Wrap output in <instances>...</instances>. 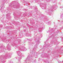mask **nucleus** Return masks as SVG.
I'll use <instances>...</instances> for the list:
<instances>
[{"label":"nucleus","mask_w":63,"mask_h":63,"mask_svg":"<svg viewBox=\"0 0 63 63\" xmlns=\"http://www.w3.org/2000/svg\"><path fill=\"white\" fill-rule=\"evenodd\" d=\"M54 7H55V6H53L52 9L51 8L50 9H49L47 11V13H48L50 12H52L53 10V9L54 8Z\"/></svg>","instance_id":"obj_5"},{"label":"nucleus","mask_w":63,"mask_h":63,"mask_svg":"<svg viewBox=\"0 0 63 63\" xmlns=\"http://www.w3.org/2000/svg\"><path fill=\"white\" fill-rule=\"evenodd\" d=\"M39 41H38V43H39Z\"/></svg>","instance_id":"obj_23"},{"label":"nucleus","mask_w":63,"mask_h":63,"mask_svg":"<svg viewBox=\"0 0 63 63\" xmlns=\"http://www.w3.org/2000/svg\"><path fill=\"white\" fill-rule=\"evenodd\" d=\"M49 22H48V24H49Z\"/></svg>","instance_id":"obj_22"},{"label":"nucleus","mask_w":63,"mask_h":63,"mask_svg":"<svg viewBox=\"0 0 63 63\" xmlns=\"http://www.w3.org/2000/svg\"><path fill=\"white\" fill-rule=\"evenodd\" d=\"M29 56L27 57V59H26V62H25H25H26V63H28V62H29V61H27V60L28 59V58H29Z\"/></svg>","instance_id":"obj_11"},{"label":"nucleus","mask_w":63,"mask_h":63,"mask_svg":"<svg viewBox=\"0 0 63 63\" xmlns=\"http://www.w3.org/2000/svg\"><path fill=\"white\" fill-rule=\"evenodd\" d=\"M7 48L8 50H11V46H10V45H8L7 47Z\"/></svg>","instance_id":"obj_10"},{"label":"nucleus","mask_w":63,"mask_h":63,"mask_svg":"<svg viewBox=\"0 0 63 63\" xmlns=\"http://www.w3.org/2000/svg\"><path fill=\"white\" fill-rule=\"evenodd\" d=\"M39 38H41V36H39Z\"/></svg>","instance_id":"obj_16"},{"label":"nucleus","mask_w":63,"mask_h":63,"mask_svg":"<svg viewBox=\"0 0 63 63\" xmlns=\"http://www.w3.org/2000/svg\"><path fill=\"white\" fill-rule=\"evenodd\" d=\"M61 9H62V7H60Z\"/></svg>","instance_id":"obj_20"},{"label":"nucleus","mask_w":63,"mask_h":63,"mask_svg":"<svg viewBox=\"0 0 63 63\" xmlns=\"http://www.w3.org/2000/svg\"><path fill=\"white\" fill-rule=\"evenodd\" d=\"M49 32V33H51V31H48V32Z\"/></svg>","instance_id":"obj_15"},{"label":"nucleus","mask_w":63,"mask_h":63,"mask_svg":"<svg viewBox=\"0 0 63 63\" xmlns=\"http://www.w3.org/2000/svg\"><path fill=\"white\" fill-rule=\"evenodd\" d=\"M30 61V60H29V59H28V61Z\"/></svg>","instance_id":"obj_21"},{"label":"nucleus","mask_w":63,"mask_h":63,"mask_svg":"<svg viewBox=\"0 0 63 63\" xmlns=\"http://www.w3.org/2000/svg\"><path fill=\"white\" fill-rule=\"evenodd\" d=\"M49 38H50V37H49Z\"/></svg>","instance_id":"obj_25"},{"label":"nucleus","mask_w":63,"mask_h":63,"mask_svg":"<svg viewBox=\"0 0 63 63\" xmlns=\"http://www.w3.org/2000/svg\"><path fill=\"white\" fill-rule=\"evenodd\" d=\"M30 42L29 43V44H30V45L32 46H33V45L35 44L34 42V41H33L32 40H31L30 42Z\"/></svg>","instance_id":"obj_4"},{"label":"nucleus","mask_w":63,"mask_h":63,"mask_svg":"<svg viewBox=\"0 0 63 63\" xmlns=\"http://www.w3.org/2000/svg\"><path fill=\"white\" fill-rule=\"evenodd\" d=\"M14 47H16V48H18V46H14Z\"/></svg>","instance_id":"obj_14"},{"label":"nucleus","mask_w":63,"mask_h":63,"mask_svg":"<svg viewBox=\"0 0 63 63\" xmlns=\"http://www.w3.org/2000/svg\"><path fill=\"white\" fill-rule=\"evenodd\" d=\"M20 50L21 51H26V49L23 46L22 47V48Z\"/></svg>","instance_id":"obj_8"},{"label":"nucleus","mask_w":63,"mask_h":63,"mask_svg":"<svg viewBox=\"0 0 63 63\" xmlns=\"http://www.w3.org/2000/svg\"><path fill=\"white\" fill-rule=\"evenodd\" d=\"M42 30H38V31L39 32H42Z\"/></svg>","instance_id":"obj_13"},{"label":"nucleus","mask_w":63,"mask_h":63,"mask_svg":"<svg viewBox=\"0 0 63 63\" xmlns=\"http://www.w3.org/2000/svg\"><path fill=\"white\" fill-rule=\"evenodd\" d=\"M9 63H13V62H11Z\"/></svg>","instance_id":"obj_18"},{"label":"nucleus","mask_w":63,"mask_h":63,"mask_svg":"<svg viewBox=\"0 0 63 63\" xmlns=\"http://www.w3.org/2000/svg\"><path fill=\"white\" fill-rule=\"evenodd\" d=\"M41 6H42V8L43 9L44 8H46V5L45 4H43V3H42L40 4Z\"/></svg>","instance_id":"obj_6"},{"label":"nucleus","mask_w":63,"mask_h":63,"mask_svg":"<svg viewBox=\"0 0 63 63\" xmlns=\"http://www.w3.org/2000/svg\"><path fill=\"white\" fill-rule=\"evenodd\" d=\"M20 42L21 43V41H20Z\"/></svg>","instance_id":"obj_24"},{"label":"nucleus","mask_w":63,"mask_h":63,"mask_svg":"<svg viewBox=\"0 0 63 63\" xmlns=\"http://www.w3.org/2000/svg\"><path fill=\"white\" fill-rule=\"evenodd\" d=\"M63 17V14H62L61 15V18H62Z\"/></svg>","instance_id":"obj_12"},{"label":"nucleus","mask_w":63,"mask_h":63,"mask_svg":"<svg viewBox=\"0 0 63 63\" xmlns=\"http://www.w3.org/2000/svg\"><path fill=\"white\" fill-rule=\"evenodd\" d=\"M10 13H8L6 15V18H9V17H10Z\"/></svg>","instance_id":"obj_9"},{"label":"nucleus","mask_w":63,"mask_h":63,"mask_svg":"<svg viewBox=\"0 0 63 63\" xmlns=\"http://www.w3.org/2000/svg\"><path fill=\"white\" fill-rule=\"evenodd\" d=\"M11 53H7L4 56V57H7L8 58H10L11 57Z\"/></svg>","instance_id":"obj_2"},{"label":"nucleus","mask_w":63,"mask_h":63,"mask_svg":"<svg viewBox=\"0 0 63 63\" xmlns=\"http://www.w3.org/2000/svg\"><path fill=\"white\" fill-rule=\"evenodd\" d=\"M63 61H62V62H63Z\"/></svg>","instance_id":"obj_26"},{"label":"nucleus","mask_w":63,"mask_h":63,"mask_svg":"<svg viewBox=\"0 0 63 63\" xmlns=\"http://www.w3.org/2000/svg\"><path fill=\"white\" fill-rule=\"evenodd\" d=\"M4 6L3 5H2L0 6V8L2 9L1 10V12H2V13H4V11L3 9L4 8Z\"/></svg>","instance_id":"obj_7"},{"label":"nucleus","mask_w":63,"mask_h":63,"mask_svg":"<svg viewBox=\"0 0 63 63\" xmlns=\"http://www.w3.org/2000/svg\"><path fill=\"white\" fill-rule=\"evenodd\" d=\"M4 50H6V49H5V47H0V52H2L3 51H4Z\"/></svg>","instance_id":"obj_3"},{"label":"nucleus","mask_w":63,"mask_h":63,"mask_svg":"<svg viewBox=\"0 0 63 63\" xmlns=\"http://www.w3.org/2000/svg\"><path fill=\"white\" fill-rule=\"evenodd\" d=\"M17 53V54L18 56V57H16V59H18V63H20V59L21 58V56L22 57L23 56H22L21 53L19 51H18L17 52H16Z\"/></svg>","instance_id":"obj_1"},{"label":"nucleus","mask_w":63,"mask_h":63,"mask_svg":"<svg viewBox=\"0 0 63 63\" xmlns=\"http://www.w3.org/2000/svg\"><path fill=\"white\" fill-rule=\"evenodd\" d=\"M3 62L4 63V62H5V61H4Z\"/></svg>","instance_id":"obj_19"},{"label":"nucleus","mask_w":63,"mask_h":63,"mask_svg":"<svg viewBox=\"0 0 63 63\" xmlns=\"http://www.w3.org/2000/svg\"><path fill=\"white\" fill-rule=\"evenodd\" d=\"M44 47H46V45H44Z\"/></svg>","instance_id":"obj_17"}]
</instances>
